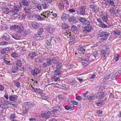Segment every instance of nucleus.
I'll return each mask as SVG.
<instances>
[{
  "label": "nucleus",
  "instance_id": "obj_1",
  "mask_svg": "<svg viewBox=\"0 0 121 121\" xmlns=\"http://www.w3.org/2000/svg\"><path fill=\"white\" fill-rule=\"evenodd\" d=\"M34 106V103L30 102L24 103L23 104L22 113L24 114H27L29 110Z\"/></svg>",
  "mask_w": 121,
  "mask_h": 121
},
{
  "label": "nucleus",
  "instance_id": "obj_2",
  "mask_svg": "<svg viewBox=\"0 0 121 121\" xmlns=\"http://www.w3.org/2000/svg\"><path fill=\"white\" fill-rule=\"evenodd\" d=\"M11 30H15L16 31L19 33H21L22 31L24 30V27L23 25L22 24H20L18 25H14L10 27Z\"/></svg>",
  "mask_w": 121,
  "mask_h": 121
},
{
  "label": "nucleus",
  "instance_id": "obj_3",
  "mask_svg": "<svg viewBox=\"0 0 121 121\" xmlns=\"http://www.w3.org/2000/svg\"><path fill=\"white\" fill-rule=\"evenodd\" d=\"M46 61L42 63V66L44 68H48L49 65L51 64V59L49 58L46 59Z\"/></svg>",
  "mask_w": 121,
  "mask_h": 121
},
{
  "label": "nucleus",
  "instance_id": "obj_4",
  "mask_svg": "<svg viewBox=\"0 0 121 121\" xmlns=\"http://www.w3.org/2000/svg\"><path fill=\"white\" fill-rule=\"evenodd\" d=\"M40 72V68L37 67H35L34 69L31 71L32 75L35 77H36L38 74Z\"/></svg>",
  "mask_w": 121,
  "mask_h": 121
},
{
  "label": "nucleus",
  "instance_id": "obj_5",
  "mask_svg": "<svg viewBox=\"0 0 121 121\" xmlns=\"http://www.w3.org/2000/svg\"><path fill=\"white\" fill-rule=\"evenodd\" d=\"M89 57L85 55V58L83 59V60L82 62V65L84 66H87L89 63Z\"/></svg>",
  "mask_w": 121,
  "mask_h": 121
},
{
  "label": "nucleus",
  "instance_id": "obj_6",
  "mask_svg": "<svg viewBox=\"0 0 121 121\" xmlns=\"http://www.w3.org/2000/svg\"><path fill=\"white\" fill-rule=\"evenodd\" d=\"M92 29L91 25H87L83 28L82 32L85 33H87L90 31Z\"/></svg>",
  "mask_w": 121,
  "mask_h": 121
},
{
  "label": "nucleus",
  "instance_id": "obj_7",
  "mask_svg": "<svg viewBox=\"0 0 121 121\" xmlns=\"http://www.w3.org/2000/svg\"><path fill=\"white\" fill-rule=\"evenodd\" d=\"M109 33L105 31H102L100 33V36L101 37H104L106 39L108 38V37L109 35Z\"/></svg>",
  "mask_w": 121,
  "mask_h": 121
},
{
  "label": "nucleus",
  "instance_id": "obj_8",
  "mask_svg": "<svg viewBox=\"0 0 121 121\" xmlns=\"http://www.w3.org/2000/svg\"><path fill=\"white\" fill-rule=\"evenodd\" d=\"M52 115V113L49 111L43 112L41 113L42 118L49 117Z\"/></svg>",
  "mask_w": 121,
  "mask_h": 121
},
{
  "label": "nucleus",
  "instance_id": "obj_9",
  "mask_svg": "<svg viewBox=\"0 0 121 121\" xmlns=\"http://www.w3.org/2000/svg\"><path fill=\"white\" fill-rule=\"evenodd\" d=\"M78 9L80 12V15L85 16L86 15V14L85 13L86 12L85 10V9L84 8V6L79 7L78 8Z\"/></svg>",
  "mask_w": 121,
  "mask_h": 121
},
{
  "label": "nucleus",
  "instance_id": "obj_10",
  "mask_svg": "<svg viewBox=\"0 0 121 121\" xmlns=\"http://www.w3.org/2000/svg\"><path fill=\"white\" fill-rule=\"evenodd\" d=\"M21 3L24 8L25 7H30L29 4L30 3L28 0H22Z\"/></svg>",
  "mask_w": 121,
  "mask_h": 121
},
{
  "label": "nucleus",
  "instance_id": "obj_11",
  "mask_svg": "<svg viewBox=\"0 0 121 121\" xmlns=\"http://www.w3.org/2000/svg\"><path fill=\"white\" fill-rule=\"evenodd\" d=\"M46 30L49 33H52L54 31L55 28L52 26L49 25L47 27Z\"/></svg>",
  "mask_w": 121,
  "mask_h": 121
},
{
  "label": "nucleus",
  "instance_id": "obj_12",
  "mask_svg": "<svg viewBox=\"0 0 121 121\" xmlns=\"http://www.w3.org/2000/svg\"><path fill=\"white\" fill-rule=\"evenodd\" d=\"M65 35L66 36L67 38H69V40L74 41L75 40V37L74 35H72L69 33L66 32L65 33Z\"/></svg>",
  "mask_w": 121,
  "mask_h": 121
},
{
  "label": "nucleus",
  "instance_id": "obj_13",
  "mask_svg": "<svg viewBox=\"0 0 121 121\" xmlns=\"http://www.w3.org/2000/svg\"><path fill=\"white\" fill-rule=\"evenodd\" d=\"M69 14L65 13H63L62 14L61 17V19L63 20H66L69 18Z\"/></svg>",
  "mask_w": 121,
  "mask_h": 121
},
{
  "label": "nucleus",
  "instance_id": "obj_14",
  "mask_svg": "<svg viewBox=\"0 0 121 121\" xmlns=\"http://www.w3.org/2000/svg\"><path fill=\"white\" fill-rule=\"evenodd\" d=\"M77 20L76 17L73 16H72L69 17V22L71 23H74L76 22Z\"/></svg>",
  "mask_w": 121,
  "mask_h": 121
},
{
  "label": "nucleus",
  "instance_id": "obj_15",
  "mask_svg": "<svg viewBox=\"0 0 121 121\" xmlns=\"http://www.w3.org/2000/svg\"><path fill=\"white\" fill-rule=\"evenodd\" d=\"M10 37L9 35L6 33H5L3 35L2 38L3 40L9 41L10 40Z\"/></svg>",
  "mask_w": 121,
  "mask_h": 121
},
{
  "label": "nucleus",
  "instance_id": "obj_16",
  "mask_svg": "<svg viewBox=\"0 0 121 121\" xmlns=\"http://www.w3.org/2000/svg\"><path fill=\"white\" fill-rule=\"evenodd\" d=\"M9 50L8 47H6L2 49L1 51V54H4L7 53L8 52Z\"/></svg>",
  "mask_w": 121,
  "mask_h": 121
},
{
  "label": "nucleus",
  "instance_id": "obj_17",
  "mask_svg": "<svg viewBox=\"0 0 121 121\" xmlns=\"http://www.w3.org/2000/svg\"><path fill=\"white\" fill-rule=\"evenodd\" d=\"M31 25L35 29L38 28L39 27V24L36 22H32L31 23Z\"/></svg>",
  "mask_w": 121,
  "mask_h": 121
},
{
  "label": "nucleus",
  "instance_id": "obj_18",
  "mask_svg": "<svg viewBox=\"0 0 121 121\" xmlns=\"http://www.w3.org/2000/svg\"><path fill=\"white\" fill-rule=\"evenodd\" d=\"M51 62L54 64L56 65L59 63V60L56 57H53L51 59Z\"/></svg>",
  "mask_w": 121,
  "mask_h": 121
},
{
  "label": "nucleus",
  "instance_id": "obj_19",
  "mask_svg": "<svg viewBox=\"0 0 121 121\" xmlns=\"http://www.w3.org/2000/svg\"><path fill=\"white\" fill-rule=\"evenodd\" d=\"M121 74V70H120L114 74L112 76V77L113 78H118Z\"/></svg>",
  "mask_w": 121,
  "mask_h": 121
},
{
  "label": "nucleus",
  "instance_id": "obj_20",
  "mask_svg": "<svg viewBox=\"0 0 121 121\" xmlns=\"http://www.w3.org/2000/svg\"><path fill=\"white\" fill-rule=\"evenodd\" d=\"M22 7V4L19 3L17 5H16L14 6L13 8H14V10H16L17 11H18L21 9V8Z\"/></svg>",
  "mask_w": 121,
  "mask_h": 121
},
{
  "label": "nucleus",
  "instance_id": "obj_21",
  "mask_svg": "<svg viewBox=\"0 0 121 121\" xmlns=\"http://www.w3.org/2000/svg\"><path fill=\"white\" fill-rule=\"evenodd\" d=\"M12 37L16 40L20 39L21 38L20 35L17 33L13 34L12 35Z\"/></svg>",
  "mask_w": 121,
  "mask_h": 121
},
{
  "label": "nucleus",
  "instance_id": "obj_22",
  "mask_svg": "<svg viewBox=\"0 0 121 121\" xmlns=\"http://www.w3.org/2000/svg\"><path fill=\"white\" fill-rule=\"evenodd\" d=\"M16 65L20 67H22L23 65V63L21 60L19 59H16Z\"/></svg>",
  "mask_w": 121,
  "mask_h": 121
},
{
  "label": "nucleus",
  "instance_id": "obj_23",
  "mask_svg": "<svg viewBox=\"0 0 121 121\" xmlns=\"http://www.w3.org/2000/svg\"><path fill=\"white\" fill-rule=\"evenodd\" d=\"M105 3L106 5L112 6L114 5V3L113 0H107Z\"/></svg>",
  "mask_w": 121,
  "mask_h": 121
},
{
  "label": "nucleus",
  "instance_id": "obj_24",
  "mask_svg": "<svg viewBox=\"0 0 121 121\" xmlns=\"http://www.w3.org/2000/svg\"><path fill=\"white\" fill-rule=\"evenodd\" d=\"M14 8H13L11 11V13L13 16L17 17V12L18 11L16 10H14Z\"/></svg>",
  "mask_w": 121,
  "mask_h": 121
},
{
  "label": "nucleus",
  "instance_id": "obj_25",
  "mask_svg": "<svg viewBox=\"0 0 121 121\" xmlns=\"http://www.w3.org/2000/svg\"><path fill=\"white\" fill-rule=\"evenodd\" d=\"M74 106L73 105L71 104V105H67L65 106V109L67 110H69V109L72 110L73 109Z\"/></svg>",
  "mask_w": 121,
  "mask_h": 121
},
{
  "label": "nucleus",
  "instance_id": "obj_26",
  "mask_svg": "<svg viewBox=\"0 0 121 121\" xmlns=\"http://www.w3.org/2000/svg\"><path fill=\"white\" fill-rule=\"evenodd\" d=\"M30 7H25L24 8L23 10L27 14H29L30 13Z\"/></svg>",
  "mask_w": 121,
  "mask_h": 121
},
{
  "label": "nucleus",
  "instance_id": "obj_27",
  "mask_svg": "<svg viewBox=\"0 0 121 121\" xmlns=\"http://www.w3.org/2000/svg\"><path fill=\"white\" fill-rule=\"evenodd\" d=\"M47 13V12H46V13H44L43 14H41V16L42 17L43 19L45 18H46V19L47 18L48 19V17L50 16V13Z\"/></svg>",
  "mask_w": 121,
  "mask_h": 121
},
{
  "label": "nucleus",
  "instance_id": "obj_28",
  "mask_svg": "<svg viewBox=\"0 0 121 121\" xmlns=\"http://www.w3.org/2000/svg\"><path fill=\"white\" fill-rule=\"evenodd\" d=\"M41 34H38L35 35V39L37 40H41L43 38Z\"/></svg>",
  "mask_w": 121,
  "mask_h": 121
},
{
  "label": "nucleus",
  "instance_id": "obj_29",
  "mask_svg": "<svg viewBox=\"0 0 121 121\" xmlns=\"http://www.w3.org/2000/svg\"><path fill=\"white\" fill-rule=\"evenodd\" d=\"M28 31L26 30H24L22 31L20 33L22 36H25L26 35H27Z\"/></svg>",
  "mask_w": 121,
  "mask_h": 121
},
{
  "label": "nucleus",
  "instance_id": "obj_30",
  "mask_svg": "<svg viewBox=\"0 0 121 121\" xmlns=\"http://www.w3.org/2000/svg\"><path fill=\"white\" fill-rule=\"evenodd\" d=\"M2 10L3 13L5 14H8L11 13V11L8 8H3Z\"/></svg>",
  "mask_w": 121,
  "mask_h": 121
},
{
  "label": "nucleus",
  "instance_id": "obj_31",
  "mask_svg": "<svg viewBox=\"0 0 121 121\" xmlns=\"http://www.w3.org/2000/svg\"><path fill=\"white\" fill-rule=\"evenodd\" d=\"M19 68L17 66H15L12 68V72L13 73H17Z\"/></svg>",
  "mask_w": 121,
  "mask_h": 121
},
{
  "label": "nucleus",
  "instance_id": "obj_32",
  "mask_svg": "<svg viewBox=\"0 0 121 121\" xmlns=\"http://www.w3.org/2000/svg\"><path fill=\"white\" fill-rule=\"evenodd\" d=\"M56 69H57L58 70L61 71V69L62 68V66H61V63L60 62H59V63L56 65Z\"/></svg>",
  "mask_w": 121,
  "mask_h": 121
},
{
  "label": "nucleus",
  "instance_id": "obj_33",
  "mask_svg": "<svg viewBox=\"0 0 121 121\" xmlns=\"http://www.w3.org/2000/svg\"><path fill=\"white\" fill-rule=\"evenodd\" d=\"M104 101H103V100H100L96 104L97 106H102L103 105H104Z\"/></svg>",
  "mask_w": 121,
  "mask_h": 121
},
{
  "label": "nucleus",
  "instance_id": "obj_34",
  "mask_svg": "<svg viewBox=\"0 0 121 121\" xmlns=\"http://www.w3.org/2000/svg\"><path fill=\"white\" fill-rule=\"evenodd\" d=\"M16 117L15 114L14 113H13L10 116L9 119L10 120H13L16 118Z\"/></svg>",
  "mask_w": 121,
  "mask_h": 121
},
{
  "label": "nucleus",
  "instance_id": "obj_35",
  "mask_svg": "<svg viewBox=\"0 0 121 121\" xmlns=\"http://www.w3.org/2000/svg\"><path fill=\"white\" fill-rule=\"evenodd\" d=\"M78 51L80 52H84L85 51V49L82 47H81L78 48Z\"/></svg>",
  "mask_w": 121,
  "mask_h": 121
},
{
  "label": "nucleus",
  "instance_id": "obj_36",
  "mask_svg": "<svg viewBox=\"0 0 121 121\" xmlns=\"http://www.w3.org/2000/svg\"><path fill=\"white\" fill-rule=\"evenodd\" d=\"M105 95L104 93H102L99 96V99H101L104 98L105 96Z\"/></svg>",
  "mask_w": 121,
  "mask_h": 121
},
{
  "label": "nucleus",
  "instance_id": "obj_37",
  "mask_svg": "<svg viewBox=\"0 0 121 121\" xmlns=\"http://www.w3.org/2000/svg\"><path fill=\"white\" fill-rule=\"evenodd\" d=\"M4 63L8 65H12L13 64V63L9 61H8L5 59L4 60Z\"/></svg>",
  "mask_w": 121,
  "mask_h": 121
},
{
  "label": "nucleus",
  "instance_id": "obj_38",
  "mask_svg": "<svg viewBox=\"0 0 121 121\" xmlns=\"http://www.w3.org/2000/svg\"><path fill=\"white\" fill-rule=\"evenodd\" d=\"M121 33V32L119 30H116L114 31V34L116 36L119 35Z\"/></svg>",
  "mask_w": 121,
  "mask_h": 121
},
{
  "label": "nucleus",
  "instance_id": "obj_39",
  "mask_svg": "<svg viewBox=\"0 0 121 121\" xmlns=\"http://www.w3.org/2000/svg\"><path fill=\"white\" fill-rule=\"evenodd\" d=\"M69 26L68 25L65 23L63 24L62 26V28L63 29H66L68 28H69Z\"/></svg>",
  "mask_w": 121,
  "mask_h": 121
},
{
  "label": "nucleus",
  "instance_id": "obj_40",
  "mask_svg": "<svg viewBox=\"0 0 121 121\" xmlns=\"http://www.w3.org/2000/svg\"><path fill=\"white\" fill-rule=\"evenodd\" d=\"M56 75H54L52 76L51 77L52 78L54 79V81L56 82L58 81L59 78L58 77H57L56 76Z\"/></svg>",
  "mask_w": 121,
  "mask_h": 121
},
{
  "label": "nucleus",
  "instance_id": "obj_41",
  "mask_svg": "<svg viewBox=\"0 0 121 121\" xmlns=\"http://www.w3.org/2000/svg\"><path fill=\"white\" fill-rule=\"evenodd\" d=\"M61 72V71L58 70L57 69L55 71V75H58L60 74V72Z\"/></svg>",
  "mask_w": 121,
  "mask_h": 121
},
{
  "label": "nucleus",
  "instance_id": "obj_42",
  "mask_svg": "<svg viewBox=\"0 0 121 121\" xmlns=\"http://www.w3.org/2000/svg\"><path fill=\"white\" fill-rule=\"evenodd\" d=\"M32 90H33L35 92L37 93H38L39 91V90H40L39 89H38L34 87H32Z\"/></svg>",
  "mask_w": 121,
  "mask_h": 121
},
{
  "label": "nucleus",
  "instance_id": "obj_43",
  "mask_svg": "<svg viewBox=\"0 0 121 121\" xmlns=\"http://www.w3.org/2000/svg\"><path fill=\"white\" fill-rule=\"evenodd\" d=\"M9 99L10 101H13L15 100V98L14 96L11 95L10 96Z\"/></svg>",
  "mask_w": 121,
  "mask_h": 121
},
{
  "label": "nucleus",
  "instance_id": "obj_44",
  "mask_svg": "<svg viewBox=\"0 0 121 121\" xmlns=\"http://www.w3.org/2000/svg\"><path fill=\"white\" fill-rule=\"evenodd\" d=\"M100 25L102 28H106L109 27L108 26L104 24L103 22L100 24Z\"/></svg>",
  "mask_w": 121,
  "mask_h": 121
},
{
  "label": "nucleus",
  "instance_id": "obj_45",
  "mask_svg": "<svg viewBox=\"0 0 121 121\" xmlns=\"http://www.w3.org/2000/svg\"><path fill=\"white\" fill-rule=\"evenodd\" d=\"M16 17H18V18L20 20H23L24 19V17L23 16L21 15L18 14L17 15V16Z\"/></svg>",
  "mask_w": 121,
  "mask_h": 121
},
{
  "label": "nucleus",
  "instance_id": "obj_46",
  "mask_svg": "<svg viewBox=\"0 0 121 121\" xmlns=\"http://www.w3.org/2000/svg\"><path fill=\"white\" fill-rule=\"evenodd\" d=\"M64 5L63 3H59V8H61L62 9L64 8Z\"/></svg>",
  "mask_w": 121,
  "mask_h": 121
},
{
  "label": "nucleus",
  "instance_id": "obj_47",
  "mask_svg": "<svg viewBox=\"0 0 121 121\" xmlns=\"http://www.w3.org/2000/svg\"><path fill=\"white\" fill-rule=\"evenodd\" d=\"M32 53V56L33 57V59L36 56L38 55L37 52L36 51H33Z\"/></svg>",
  "mask_w": 121,
  "mask_h": 121
},
{
  "label": "nucleus",
  "instance_id": "obj_48",
  "mask_svg": "<svg viewBox=\"0 0 121 121\" xmlns=\"http://www.w3.org/2000/svg\"><path fill=\"white\" fill-rule=\"evenodd\" d=\"M102 19L103 21H105V22H106L108 19L107 16H103L102 18Z\"/></svg>",
  "mask_w": 121,
  "mask_h": 121
},
{
  "label": "nucleus",
  "instance_id": "obj_49",
  "mask_svg": "<svg viewBox=\"0 0 121 121\" xmlns=\"http://www.w3.org/2000/svg\"><path fill=\"white\" fill-rule=\"evenodd\" d=\"M94 95H90L88 96V99L89 100H91L94 98Z\"/></svg>",
  "mask_w": 121,
  "mask_h": 121
},
{
  "label": "nucleus",
  "instance_id": "obj_50",
  "mask_svg": "<svg viewBox=\"0 0 121 121\" xmlns=\"http://www.w3.org/2000/svg\"><path fill=\"white\" fill-rule=\"evenodd\" d=\"M72 30L73 31H76L77 29V27L74 25H73L71 27Z\"/></svg>",
  "mask_w": 121,
  "mask_h": 121
},
{
  "label": "nucleus",
  "instance_id": "obj_51",
  "mask_svg": "<svg viewBox=\"0 0 121 121\" xmlns=\"http://www.w3.org/2000/svg\"><path fill=\"white\" fill-rule=\"evenodd\" d=\"M45 47H46V48L47 49H48V50H50L52 47V45H47V44H45Z\"/></svg>",
  "mask_w": 121,
  "mask_h": 121
},
{
  "label": "nucleus",
  "instance_id": "obj_52",
  "mask_svg": "<svg viewBox=\"0 0 121 121\" xmlns=\"http://www.w3.org/2000/svg\"><path fill=\"white\" fill-rule=\"evenodd\" d=\"M14 85L17 88H19L21 86L20 83L18 82H15Z\"/></svg>",
  "mask_w": 121,
  "mask_h": 121
},
{
  "label": "nucleus",
  "instance_id": "obj_53",
  "mask_svg": "<svg viewBox=\"0 0 121 121\" xmlns=\"http://www.w3.org/2000/svg\"><path fill=\"white\" fill-rule=\"evenodd\" d=\"M85 19H86L85 18L83 17H81L79 19V21L80 22L83 23L85 21Z\"/></svg>",
  "mask_w": 121,
  "mask_h": 121
},
{
  "label": "nucleus",
  "instance_id": "obj_54",
  "mask_svg": "<svg viewBox=\"0 0 121 121\" xmlns=\"http://www.w3.org/2000/svg\"><path fill=\"white\" fill-rule=\"evenodd\" d=\"M42 7L44 9H46L48 8V6H47L46 4L45 3H43L41 4Z\"/></svg>",
  "mask_w": 121,
  "mask_h": 121
},
{
  "label": "nucleus",
  "instance_id": "obj_55",
  "mask_svg": "<svg viewBox=\"0 0 121 121\" xmlns=\"http://www.w3.org/2000/svg\"><path fill=\"white\" fill-rule=\"evenodd\" d=\"M84 22L87 25H91L90 24V21L89 20L85 19V21Z\"/></svg>",
  "mask_w": 121,
  "mask_h": 121
},
{
  "label": "nucleus",
  "instance_id": "obj_56",
  "mask_svg": "<svg viewBox=\"0 0 121 121\" xmlns=\"http://www.w3.org/2000/svg\"><path fill=\"white\" fill-rule=\"evenodd\" d=\"M71 102L72 104L75 105H77L78 104V102L74 100H71Z\"/></svg>",
  "mask_w": 121,
  "mask_h": 121
},
{
  "label": "nucleus",
  "instance_id": "obj_57",
  "mask_svg": "<svg viewBox=\"0 0 121 121\" xmlns=\"http://www.w3.org/2000/svg\"><path fill=\"white\" fill-rule=\"evenodd\" d=\"M106 53L105 51L102 52L101 53L102 57L103 58L105 57Z\"/></svg>",
  "mask_w": 121,
  "mask_h": 121
},
{
  "label": "nucleus",
  "instance_id": "obj_58",
  "mask_svg": "<svg viewBox=\"0 0 121 121\" xmlns=\"http://www.w3.org/2000/svg\"><path fill=\"white\" fill-rule=\"evenodd\" d=\"M37 8L39 10H41L42 9V7L41 5H38L37 7Z\"/></svg>",
  "mask_w": 121,
  "mask_h": 121
},
{
  "label": "nucleus",
  "instance_id": "obj_59",
  "mask_svg": "<svg viewBox=\"0 0 121 121\" xmlns=\"http://www.w3.org/2000/svg\"><path fill=\"white\" fill-rule=\"evenodd\" d=\"M13 57L14 58L17 56L18 54L16 53L13 52L12 53V54Z\"/></svg>",
  "mask_w": 121,
  "mask_h": 121
},
{
  "label": "nucleus",
  "instance_id": "obj_60",
  "mask_svg": "<svg viewBox=\"0 0 121 121\" xmlns=\"http://www.w3.org/2000/svg\"><path fill=\"white\" fill-rule=\"evenodd\" d=\"M37 18L38 20L40 21H42L44 20V19L43 18L42 16L40 15Z\"/></svg>",
  "mask_w": 121,
  "mask_h": 121
},
{
  "label": "nucleus",
  "instance_id": "obj_61",
  "mask_svg": "<svg viewBox=\"0 0 121 121\" xmlns=\"http://www.w3.org/2000/svg\"><path fill=\"white\" fill-rule=\"evenodd\" d=\"M7 44L8 43L7 42L3 41L1 42L0 43V44L1 45H4Z\"/></svg>",
  "mask_w": 121,
  "mask_h": 121
},
{
  "label": "nucleus",
  "instance_id": "obj_62",
  "mask_svg": "<svg viewBox=\"0 0 121 121\" xmlns=\"http://www.w3.org/2000/svg\"><path fill=\"white\" fill-rule=\"evenodd\" d=\"M30 58L31 59H33V57L32 56V52L30 53L28 55Z\"/></svg>",
  "mask_w": 121,
  "mask_h": 121
},
{
  "label": "nucleus",
  "instance_id": "obj_63",
  "mask_svg": "<svg viewBox=\"0 0 121 121\" xmlns=\"http://www.w3.org/2000/svg\"><path fill=\"white\" fill-rule=\"evenodd\" d=\"M114 8L113 7L111 8L110 9V11L111 13H112L114 12H115V11H114Z\"/></svg>",
  "mask_w": 121,
  "mask_h": 121
},
{
  "label": "nucleus",
  "instance_id": "obj_64",
  "mask_svg": "<svg viewBox=\"0 0 121 121\" xmlns=\"http://www.w3.org/2000/svg\"><path fill=\"white\" fill-rule=\"evenodd\" d=\"M76 99H77L78 100H80L82 99V98L80 96H77L76 97Z\"/></svg>",
  "mask_w": 121,
  "mask_h": 121
}]
</instances>
